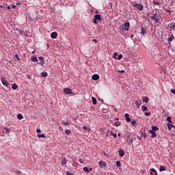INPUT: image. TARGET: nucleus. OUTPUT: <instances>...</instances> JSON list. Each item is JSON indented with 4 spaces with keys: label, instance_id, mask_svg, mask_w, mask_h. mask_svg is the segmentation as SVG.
Here are the masks:
<instances>
[{
    "label": "nucleus",
    "instance_id": "obj_1",
    "mask_svg": "<svg viewBox=\"0 0 175 175\" xmlns=\"http://www.w3.org/2000/svg\"><path fill=\"white\" fill-rule=\"evenodd\" d=\"M154 20L156 23H160L161 17V12L158 10H156L155 14H154Z\"/></svg>",
    "mask_w": 175,
    "mask_h": 175
},
{
    "label": "nucleus",
    "instance_id": "obj_2",
    "mask_svg": "<svg viewBox=\"0 0 175 175\" xmlns=\"http://www.w3.org/2000/svg\"><path fill=\"white\" fill-rule=\"evenodd\" d=\"M98 21H102V18L100 14L94 15V18L93 19L94 24H98Z\"/></svg>",
    "mask_w": 175,
    "mask_h": 175
},
{
    "label": "nucleus",
    "instance_id": "obj_3",
    "mask_svg": "<svg viewBox=\"0 0 175 175\" xmlns=\"http://www.w3.org/2000/svg\"><path fill=\"white\" fill-rule=\"evenodd\" d=\"M129 27H131L129 22H126L123 24L122 29L124 31H129Z\"/></svg>",
    "mask_w": 175,
    "mask_h": 175
},
{
    "label": "nucleus",
    "instance_id": "obj_4",
    "mask_svg": "<svg viewBox=\"0 0 175 175\" xmlns=\"http://www.w3.org/2000/svg\"><path fill=\"white\" fill-rule=\"evenodd\" d=\"M134 8H137V9H138V10H143L144 9V6L143 5L139 3H136L135 4L133 5Z\"/></svg>",
    "mask_w": 175,
    "mask_h": 175
},
{
    "label": "nucleus",
    "instance_id": "obj_5",
    "mask_svg": "<svg viewBox=\"0 0 175 175\" xmlns=\"http://www.w3.org/2000/svg\"><path fill=\"white\" fill-rule=\"evenodd\" d=\"M1 83L3 85H5V87H8L9 85V83L8 81H6V79H5L3 77H1Z\"/></svg>",
    "mask_w": 175,
    "mask_h": 175
},
{
    "label": "nucleus",
    "instance_id": "obj_6",
    "mask_svg": "<svg viewBox=\"0 0 175 175\" xmlns=\"http://www.w3.org/2000/svg\"><path fill=\"white\" fill-rule=\"evenodd\" d=\"M64 92L65 94H67V95H70V94H72V89H70L69 88H66L64 90Z\"/></svg>",
    "mask_w": 175,
    "mask_h": 175
},
{
    "label": "nucleus",
    "instance_id": "obj_7",
    "mask_svg": "<svg viewBox=\"0 0 175 175\" xmlns=\"http://www.w3.org/2000/svg\"><path fill=\"white\" fill-rule=\"evenodd\" d=\"M118 155L119 157H120L121 158H122V157H124L125 155V152H124V150H122V148H120L118 151Z\"/></svg>",
    "mask_w": 175,
    "mask_h": 175
},
{
    "label": "nucleus",
    "instance_id": "obj_8",
    "mask_svg": "<svg viewBox=\"0 0 175 175\" xmlns=\"http://www.w3.org/2000/svg\"><path fill=\"white\" fill-rule=\"evenodd\" d=\"M124 117L127 122H131V118H129V115L128 113H125Z\"/></svg>",
    "mask_w": 175,
    "mask_h": 175
},
{
    "label": "nucleus",
    "instance_id": "obj_9",
    "mask_svg": "<svg viewBox=\"0 0 175 175\" xmlns=\"http://www.w3.org/2000/svg\"><path fill=\"white\" fill-rule=\"evenodd\" d=\"M92 80H99V75L98 74H94L92 77Z\"/></svg>",
    "mask_w": 175,
    "mask_h": 175
},
{
    "label": "nucleus",
    "instance_id": "obj_10",
    "mask_svg": "<svg viewBox=\"0 0 175 175\" xmlns=\"http://www.w3.org/2000/svg\"><path fill=\"white\" fill-rule=\"evenodd\" d=\"M173 39H174V36L173 34L170 35L168 38V42L170 44L172 42V40H173Z\"/></svg>",
    "mask_w": 175,
    "mask_h": 175
},
{
    "label": "nucleus",
    "instance_id": "obj_11",
    "mask_svg": "<svg viewBox=\"0 0 175 175\" xmlns=\"http://www.w3.org/2000/svg\"><path fill=\"white\" fill-rule=\"evenodd\" d=\"M98 165H99L100 167H105L106 166V163L100 161H99Z\"/></svg>",
    "mask_w": 175,
    "mask_h": 175
},
{
    "label": "nucleus",
    "instance_id": "obj_12",
    "mask_svg": "<svg viewBox=\"0 0 175 175\" xmlns=\"http://www.w3.org/2000/svg\"><path fill=\"white\" fill-rule=\"evenodd\" d=\"M57 36H58V34H57V32H52L51 34V38H52V39H55Z\"/></svg>",
    "mask_w": 175,
    "mask_h": 175
},
{
    "label": "nucleus",
    "instance_id": "obj_13",
    "mask_svg": "<svg viewBox=\"0 0 175 175\" xmlns=\"http://www.w3.org/2000/svg\"><path fill=\"white\" fill-rule=\"evenodd\" d=\"M135 105L137 108L140 107V105H142V100H136Z\"/></svg>",
    "mask_w": 175,
    "mask_h": 175
},
{
    "label": "nucleus",
    "instance_id": "obj_14",
    "mask_svg": "<svg viewBox=\"0 0 175 175\" xmlns=\"http://www.w3.org/2000/svg\"><path fill=\"white\" fill-rule=\"evenodd\" d=\"M149 133H150L151 137H154V126H152V129L149 130Z\"/></svg>",
    "mask_w": 175,
    "mask_h": 175
},
{
    "label": "nucleus",
    "instance_id": "obj_15",
    "mask_svg": "<svg viewBox=\"0 0 175 175\" xmlns=\"http://www.w3.org/2000/svg\"><path fill=\"white\" fill-rule=\"evenodd\" d=\"M62 165H66L68 163V161H66V158H63L61 161Z\"/></svg>",
    "mask_w": 175,
    "mask_h": 175
},
{
    "label": "nucleus",
    "instance_id": "obj_16",
    "mask_svg": "<svg viewBox=\"0 0 175 175\" xmlns=\"http://www.w3.org/2000/svg\"><path fill=\"white\" fill-rule=\"evenodd\" d=\"M38 59L40 61V65H44V60H43V57H39Z\"/></svg>",
    "mask_w": 175,
    "mask_h": 175
},
{
    "label": "nucleus",
    "instance_id": "obj_17",
    "mask_svg": "<svg viewBox=\"0 0 175 175\" xmlns=\"http://www.w3.org/2000/svg\"><path fill=\"white\" fill-rule=\"evenodd\" d=\"M141 136L142 137H144V139H146L147 137V133H146V131H142Z\"/></svg>",
    "mask_w": 175,
    "mask_h": 175
},
{
    "label": "nucleus",
    "instance_id": "obj_18",
    "mask_svg": "<svg viewBox=\"0 0 175 175\" xmlns=\"http://www.w3.org/2000/svg\"><path fill=\"white\" fill-rule=\"evenodd\" d=\"M148 100H150V99L147 96L144 97L142 99V101L145 102V103H148Z\"/></svg>",
    "mask_w": 175,
    "mask_h": 175
},
{
    "label": "nucleus",
    "instance_id": "obj_19",
    "mask_svg": "<svg viewBox=\"0 0 175 175\" xmlns=\"http://www.w3.org/2000/svg\"><path fill=\"white\" fill-rule=\"evenodd\" d=\"M172 31V29H174V28H175V25H173L172 23L170 24H168V26H167Z\"/></svg>",
    "mask_w": 175,
    "mask_h": 175
},
{
    "label": "nucleus",
    "instance_id": "obj_20",
    "mask_svg": "<svg viewBox=\"0 0 175 175\" xmlns=\"http://www.w3.org/2000/svg\"><path fill=\"white\" fill-rule=\"evenodd\" d=\"M165 170H166V167H165L164 165H161L160 167L159 171L160 172H165Z\"/></svg>",
    "mask_w": 175,
    "mask_h": 175
},
{
    "label": "nucleus",
    "instance_id": "obj_21",
    "mask_svg": "<svg viewBox=\"0 0 175 175\" xmlns=\"http://www.w3.org/2000/svg\"><path fill=\"white\" fill-rule=\"evenodd\" d=\"M31 59L33 61V62H38V58L36 57L32 56Z\"/></svg>",
    "mask_w": 175,
    "mask_h": 175
},
{
    "label": "nucleus",
    "instance_id": "obj_22",
    "mask_svg": "<svg viewBox=\"0 0 175 175\" xmlns=\"http://www.w3.org/2000/svg\"><path fill=\"white\" fill-rule=\"evenodd\" d=\"M92 100L93 105H96L97 100H96V98H95V97H92Z\"/></svg>",
    "mask_w": 175,
    "mask_h": 175
},
{
    "label": "nucleus",
    "instance_id": "obj_23",
    "mask_svg": "<svg viewBox=\"0 0 175 175\" xmlns=\"http://www.w3.org/2000/svg\"><path fill=\"white\" fill-rule=\"evenodd\" d=\"M18 86H17V83H14L12 85V90H14V91H16V90H17Z\"/></svg>",
    "mask_w": 175,
    "mask_h": 175
},
{
    "label": "nucleus",
    "instance_id": "obj_24",
    "mask_svg": "<svg viewBox=\"0 0 175 175\" xmlns=\"http://www.w3.org/2000/svg\"><path fill=\"white\" fill-rule=\"evenodd\" d=\"M17 118L18 120H23V118H24V116H23V115L21 113H19L17 115Z\"/></svg>",
    "mask_w": 175,
    "mask_h": 175
},
{
    "label": "nucleus",
    "instance_id": "obj_25",
    "mask_svg": "<svg viewBox=\"0 0 175 175\" xmlns=\"http://www.w3.org/2000/svg\"><path fill=\"white\" fill-rule=\"evenodd\" d=\"M37 136L39 139H40V137H42V139H44V137H46V135H44V134H38Z\"/></svg>",
    "mask_w": 175,
    "mask_h": 175
},
{
    "label": "nucleus",
    "instance_id": "obj_26",
    "mask_svg": "<svg viewBox=\"0 0 175 175\" xmlns=\"http://www.w3.org/2000/svg\"><path fill=\"white\" fill-rule=\"evenodd\" d=\"M114 125L115 126H120V125H121V122H118V121L114 122Z\"/></svg>",
    "mask_w": 175,
    "mask_h": 175
},
{
    "label": "nucleus",
    "instance_id": "obj_27",
    "mask_svg": "<svg viewBox=\"0 0 175 175\" xmlns=\"http://www.w3.org/2000/svg\"><path fill=\"white\" fill-rule=\"evenodd\" d=\"M41 76L42 77H47V72H41Z\"/></svg>",
    "mask_w": 175,
    "mask_h": 175
},
{
    "label": "nucleus",
    "instance_id": "obj_28",
    "mask_svg": "<svg viewBox=\"0 0 175 175\" xmlns=\"http://www.w3.org/2000/svg\"><path fill=\"white\" fill-rule=\"evenodd\" d=\"M116 166L118 167H121V162H120V161H116Z\"/></svg>",
    "mask_w": 175,
    "mask_h": 175
},
{
    "label": "nucleus",
    "instance_id": "obj_29",
    "mask_svg": "<svg viewBox=\"0 0 175 175\" xmlns=\"http://www.w3.org/2000/svg\"><path fill=\"white\" fill-rule=\"evenodd\" d=\"M83 172H86L87 173H90V170L87 167H83Z\"/></svg>",
    "mask_w": 175,
    "mask_h": 175
},
{
    "label": "nucleus",
    "instance_id": "obj_30",
    "mask_svg": "<svg viewBox=\"0 0 175 175\" xmlns=\"http://www.w3.org/2000/svg\"><path fill=\"white\" fill-rule=\"evenodd\" d=\"M147 109H148L147 107H146V106H144V105H143V106L142 107V111H146Z\"/></svg>",
    "mask_w": 175,
    "mask_h": 175
},
{
    "label": "nucleus",
    "instance_id": "obj_31",
    "mask_svg": "<svg viewBox=\"0 0 175 175\" xmlns=\"http://www.w3.org/2000/svg\"><path fill=\"white\" fill-rule=\"evenodd\" d=\"M71 132H72V131H71L70 130H68V129H66V130L65 131L66 135H70Z\"/></svg>",
    "mask_w": 175,
    "mask_h": 175
},
{
    "label": "nucleus",
    "instance_id": "obj_32",
    "mask_svg": "<svg viewBox=\"0 0 175 175\" xmlns=\"http://www.w3.org/2000/svg\"><path fill=\"white\" fill-rule=\"evenodd\" d=\"M141 33H142L143 35H146V33H147V31H146V30H144V28H142Z\"/></svg>",
    "mask_w": 175,
    "mask_h": 175
},
{
    "label": "nucleus",
    "instance_id": "obj_33",
    "mask_svg": "<svg viewBox=\"0 0 175 175\" xmlns=\"http://www.w3.org/2000/svg\"><path fill=\"white\" fill-rule=\"evenodd\" d=\"M5 131H6V133H9L10 132V129H8V127H4Z\"/></svg>",
    "mask_w": 175,
    "mask_h": 175
},
{
    "label": "nucleus",
    "instance_id": "obj_34",
    "mask_svg": "<svg viewBox=\"0 0 175 175\" xmlns=\"http://www.w3.org/2000/svg\"><path fill=\"white\" fill-rule=\"evenodd\" d=\"M131 124L133 125V126H136V120H132Z\"/></svg>",
    "mask_w": 175,
    "mask_h": 175
},
{
    "label": "nucleus",
    "instance_id": "obj_35",
    "mask_svg": "<svg viewBox=\"0 0 175 175\" xmlns=\"http://www.w3.org/2000/svg\"><path fill=\"white\" fill-rule=\"evenodd\" d=\"M111 136H113V137L117 138V134H114L113 131H111Z\"/></svg>",
    "mask_w": 175,
    "mask_h": 175
},
{
    "label": "nucleus",
    "instance_id": "obj_36",
    "mask_svg": "<svg viewBox=\"0 0 175 175\" xmlns=\"http://www.w3.org/2000/svg\"><path fill=\"white\" fill-rule=\"evenodd\" d=\"M63 124H64V125H66V126H68V125H69V121H64L63 122Z\"/></svg>",
    "mask_w": 175,
    "mask_h": 175
},
{
    "label": "nucleus",
    "instance_id": "obj_37",
    "mask_svg": "<svg viewBox=\"0 0 175 175\" xmlns=\"http://www.w3.org/2000/svg\"><path fill=\"white\" fill-rule=\"evenodd\" d=\"M131 39H132V40H133V42H134V43H136L135 42V34H131Z\"/></svg>",
    "mask_w": 175,
    "mask_h": 175
},
{
    "label": "nucleus",
    "instance_id": "obj_38",
    "mask_svg": "<svg viewBox=\"0 0 175 175\" xmlns=\"http://www.w3.org/2000/svg\"><path fill=\"white\" fill-rule=\"evenodd\" d=\"M167 126H168V129H172V128H173V124H167Z\"/></svg>",
    "mask_w": 175,
    "mask_h": 175
},
{
    "label": "nucleus",
    "instance_id": "obj_39",
    "mask_svg": "<svg viewBox=\"0 0 175 175\" xmlns=\"http://www.w3.org/2000/svg\"><path fill=\"white\" fill-rule=\"evenodd\" d=\"M167 121H168V122L172 123V118L167 117Z\"/></svg>",
    "mask_w": 175,
    "mask_h": 175
},
{
    "label": "nucleus",
    "instance_id": "obj_40",
    "mask_svg": "<svg viewBox=\"0 0 175 175\" xmlns=\"http://www.w3.org/2000/svg\"><path fill=\"white\" fill-rule=\"evenodd\" d=\"M117 55H118L117 53H113V58H115V59H117V57H116Z\"/></svg>",
    "mask_w": 175,
    "mask_h": 175
},
{
    "label": "nucleus",
    "instance_id": "obj_41",
    "mask_svg": "<svg viewBox=\"0 0 175 175\" xmlns=\"http://www.w3.org/2000/svg\"><path fill=\"white\" fill-rule=\"evenodd\" d=\"M106 136H107V137L111 136L110 131H108V132L106 133Z\"/></svg>",
    "mask_w": 175,
    "mask_h": 175
},
{
    "label": "nucleus",
    "instance_id": "obj_42",
    "mask_svg": "<svg viewBox=\"0 0 175 175\" xmlns=\"http://www.w3.org/2000/svg\"><path fill=\"white\" fill-rule=\"evenodd\" d=\"M154 5H156L157 6H159L160 3L159 2H154Z\"/></svg>",
    "mask_w": 175,
    "mask_h": 175
},
{
    "label": "nucleus",
    "instance_id": "obj_43",
    "mask_svg": "<svg viewBox=\"0 0 175 175\" xmlns=\"http://www.w3.org/2000/svg\"><path fill=\"white\" fill-rule=\"evenodd\" d=\"M36 132H37V133H40L42 132V131L40 130V129H38L36 130Z\"/></svg>",
    "mask_w": 175,
    "mask_h": 175
},
{
    "label": "nucleus",
    "instance_id": "obj_44",
    "mask_svg": "<svg viewBox=\"0 0 175 175\" xmlns=\"http://www.w3.org/2000/svg\"><path fill=\"white\" fill-rule=\"evenodd\" d=\"M122 58V55H119L118 57V59H121Z\"/></svg>",
    "mask_w": 175,
    "mask_h": 175
},
{
    "label": "nucleus",
    "instance_id": "obj_45",
    "mask_svg": "<svg viewBox=\"0 0 175 175\" xmlns=\"http://www.w3.org/2000/svg\"><path fill=\"white\" fill-rule=\"evenodd\" d=\"M79 162L80 163H84V161H83V160L81 159H79Z\"/></svg>",
    "mask_w": 175,
    "mask_h": 175
},
{
    "label": "nucleus",
    "instance_id": "obj_46",
    "mask_svg": "<svg viewBox=\"0 0 175 175\" xmlns=\"http://www.w3.org/2000/svg\"><path fill=\"white\" fill-rule=\"evenodd\" d=\"M158 131V127L154 126V132H157Z\"/></svg>",
    "mask_w": 175,
    "mask_h": 175
},
{
    "label": "nucleus",
    "instance_id": "obj_47",
    "mask_svg": "<svg viewBox=\"0 0 175 175\" xmlns=\"http://www.w3.org/2000/svg\"><path fill=\"white\" fill-rule=\"evenodd\" d=\"M171 92L175 95V89H172Z\"/></svg>",
    "mask_w": 175,
    "mask_h": 175
},
{
    "label": "nucleus",
    "instance_id": "obj_48",
    "mask_svg": "<svg viewBox=\"0 0 175 175\" xmlns=\"http://www.w3.org/2000/svg\"><path fill=\"white\" fill-rule=\"evenodd\" d=\"M66 175H73V174H72V173H70V172H66Z\"/></svg>",
    "mask_w": 175,
    "mask_h": 175
},
{
    "label": "nucleus",
    "instance_id": "obj_49",
    "mask_svg": "<svg viewBox=\"0 0 175 175\" xmlns=\"http://www.w3.org/2000/svg\"><path fill=\"white\" fill-rule=\"evenodd\" d=\"M83 129H85V131H87L88 128H87V126H83Z\"/></svg>",
    "mask_w": 175,
    "mask_h": 175
},
{
    "label": "nucleus",
    "instance_id": "obj_50",
    "mask_svg": "<svg viewBox=\"0 0 175 175\" xmlns=\"http://www.w3.org/2000/svg\"><path fill=\"white\" fill-rule=\"evenodd\" d=\"M154 172V168H152L151 169V172H150V174H152V172Z\"/></svg>",
    "mask_w": 175,
    "mask_h": 175
},
{
    "label": "nucleus",
    "instance_id": "obj_51",
    "mask_svg": "<svg viewBox=\"0 0 175 175\" xmlns=\"http://www.w3.org/2000/svg\"><path fill=\"white\" fill-rule=\"evenodd\" d=\"M16 7V6L15 5H12V9H14Z\"/></svg>",
    "mask_w": 175,
    "mask_h": 175
},
{
    "label": "nucleus",
    "instance_id": "obj_52",
    "mask_svg": "<svg viewBox=\"0 0 175 175\" xmlns=\"http://www.w3.org/2000/svg\"><path fill=\"white\" fill-rule=\"evenodd\" d=\"M93 42H94V43H96L98 41L96 40V39H94Z\"/></svg>",
    "mask_w": 175,
    "mask_h": 175
},
{
    "label": "nucleus",
    "instance_id": "obj_53",
    "mask_svg": "<svg viewBox=\"0 0 175 175\" xmlns=\"http://www.w3.org/2000/svg\"><path fill=\"white\" fill-rule=\"evenodd\" d=\"M149 114H150V112L145 113V115H146L147 116H148Z\"/></svg>",
    "mask_w": 175,
    "mask_h": 175
},
{
    "label": "nucleus",
    "instance_id": "obj_54",
    "mask_svg": "<svg viewBox=\"0 0 175 175\" xmlns=\"http://www.w3.org/2000/svg\"><path fill=\"white\" fill-rule=\"evenodd\" d=\"M16 57L17 58V59H20V58L18 57V55H16Z\"/></svg>",
    "mask_w": 175,
    "mask_h": 175
},
{
    "label": "nucleus",
    "instance_id": "obj_55",
    "mask_svg": "<svg viewBox=\"0 0 175 175\" xmlns=\"http://www.w3.org/2000/svg\"><path fill=\"white\" fill-rule=\"evenodd\" d=\"M154 137H157V134L154 133Z\"/></svg>",
    "mask_w": 175,
    "mask_h": 175
},
{
    "label": "nucleus",
    "instance_id": "obj_56",
    "mask_svg": "<svg viewBox=\"0 0 175 175\" xmlns=\"http://www.w3.org/2000/svg\"><path fill=\"white\" fill-rule=\"evenodd\" d=\"M8 10H10V9H12V8H10V6H8Z\"/></svg>",
    "mask_w": 175,
    "mask_h": 175
},
{
    "label": "nucleus",
    "instance_id": "obj_57",
    "mask_svg": "<svg viewBox=\"0 0 175 175\" xmlns=\"http://www.w3.org/2000/svg\"><path fill=\"white\" fill-rule=\"evenodd\" d=\"M92 168L89 169V172H92Z\"/></svg>",
    "mask_w": 175,
    "mask_h": 175
},
{
    "label": "nucleus",
    "instance_id": "obj_58",
    "mask_svg": "<svg viewBox=\"0 0 175 175\" xmlns=\"http://www.w3.org/2000/svg\"><path fill=\"white\" fill-rule=\"evenodd\" d=\"M0 8H1L2 9H3V6L0 5Z\"/></svg>",
    "mask_w": 175,
    "mask_h": 175
},
{
    "label": "nucleus",
    "instance_id": "obj_59",
    "mask_svg": "<svg viewBox=\"0 0 175 175\" xmlns=\"http://www.w3.org/2000/svg\"><path fill=\"white\" fill-rule=\"evenodd\" d=\"M118 136H119V137L121 136V133H118Z\"/></svg>",
    "mask_w": 175,
    "mask_h": 175
},
{
    "label": "nucleus",
    "instance_id": "obj_60",
    "mask_svg": "<svg viewBox=\"0 0 175 175\" xmlns=\"http://www.w3.org/2000/svg\"><path fill=\"white\" fill-rule=\"evenodd\" d=\"M172 128H174V129H175V125H173Z\"/></svg>",
    "mask_w": 175,
    "mask_h": 175
},
{
    "label": "nucleus",
    "instance_id": "obj_61",
    "mask_svg": "<svg viewBox=\"0 0 175 175\" xmlns=\"http://www.w3.org/2000/svg\"><path fill=\"white\" fill-rule=\"evenodd\" d=\"M154 173H157V171L155 170H154Z\"/></svg>",
    "mask_w": 175,
    "mask_h": 175
},
{
    "label": "nucleus",
    "instance_id": "obj_62",
    "mask_svg": "<svg viewBox=\"0 0 175 175\" xmlns=\"http://www.w3.org/2000/svg\"><path fill=\"white\" fill-rule=\"evenodd\" d=\"M124 72H125V71H124V70H122V71H121V73H124Z\"/></svg>",
    "mask_w": 175,
    "mask_h": 175
},
{
    "label": "nucleus",
    "instance_id": "obj_63",
    "mask_svg": "<svg viewBox=\"0 0 175 175\" xmlns=\"http://www.w3.org/2000/svg\"><path fill=\"white\" fill-rule=\"evenodd\" d=\"M47 47H49V44H47Z\"/></svg>",
    "mask_w": 175,
    "mask_h": 175
},
{
    "label": "nucleus",
    "instance_id": "obj_64",
    "mask_svg": "<svg viewBox=\"0 0 175 175\" xmlns=\"http://www.w3.org/2000/svg\"><path fill=\"white\" fill-rule=\"evenodd\" d=\"M154 175H158V174H154Z\"/></svg>",
    "mask_w": 175,
    "mask_h": 175
}]
</instances>
